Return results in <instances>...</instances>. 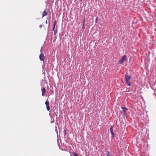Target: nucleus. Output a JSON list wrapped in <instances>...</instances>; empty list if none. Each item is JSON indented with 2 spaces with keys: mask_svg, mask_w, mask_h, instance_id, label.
I'll list each match as a JSON object with an SVG mask.
<instances>
[{
  "mask_svg": "<svg viewBox=\"0 0 156 156\" xmlns=\"http://www.w3.org/2000/svg\"><path fill=\"white\" fill-rule=\"evenodd\" d=\"M125 79L126 83L129 86H130L131 85V83L129 80L131 77V76H128V73H126L125 74Z\"/></svg>",
  "mask_w": 156,
  "mask_h": 156,
  "instance_id": "f257e3e1",
  "label": "nucleus"
},
{
  "mask_svg": "<svg viewBox=\"0 0 156 156\" xmlns=\"http://www.w3.org/2000/svg\"><path fill=\"white\" fill-rule=\"evenodd\" d=\"M121 108L122 109V110L120 112L121 113L123 114V116H126V113L128 110L127 108L123 107H122Z\"/></svg>",
  "mask_w": 156,
  "mask_h": 156,
  "instance_id": "f03ea898",
  "label": "nucleus"
},
{
  "mask_svg": "<svg viewBox=\"0 0 156 156\" xmlns=\"http://www.w3.org/2000/svg\"><path fill=\"white\" fill-rule=\"evenodd\" d=\"M126 56L124 55L122 56L120 58V59L119 61V64H122L124 61L126 60Z\"/></svg>",
  "mask_w": 156,
  "mask_h": 156,
  "instance_id": "7ed1b4c3",
  "label": "nucleus"
},
{
  "mask_svg": "<svg viewBox=\"0 0 156 156\" xmlns=\"http://www.w3.org/2000/svg\"><path fill=\"white\" fill-rule=\"evenodd\" d=\"M39 58L41 61H44L45 59V56L43 54L41 53L39 55Z\"/></svg>",
  "mask_w": 156,
  "mask_h": 156,
  "instance_id": "20e7f679",
  "label": "nucleus"
},
{
  "mask_svg": "<svg viewBox=\"0 0 156 156\" xmlns=\"http://www.w3.org/2000/svg\"><path fill=\"white\" fill-rule=\"evenodd\" d=\"M46 11L47 9H45L44 11L42 13V18L43 17H44L46 16L47 15L48 13Z\"/></svg>",
  "mask_w": 156,
  "mask_h": 156,
  "instance_id": "39448f33",
  "label": "nucleus"
},
{
  "mask_svg": "<svg viewBox=\"0 0 156 156\" xmlns=\"http://www.w3.org/2000/svg\"><path fill=\"white\" fill-rule=\"evenodd\" d=\"M110 130L112 136H114V134L113 132V128L112 126H111V127H110Z\"/></svg>",
  "mask_w": 156,
  "mask_h": 156,
  "instance_id": "423d86ee",
  "label": "nucleus"
},
{
  "mask_svg": "<svg viewBox=\"0 0 156 156\" xmlns=\"http://www.w3.org/2000/svg\"><path fill=\"white\" fill-rule=\"evenodd\" d=\"M41 91L42 92V95L43 96H44V94L46 92V89L45 88L43 87L41 89Z\"/></svg>",
  "mask_w": 156,
  "mask_h": 156,
  "instance_id": "0eeeda50",
  "label": "nucleus"
},
{
  "mask_svg": "<svg viewBox=\"0 0 156 156\" xmlns=\"http://www.w3.org/2000/svg\"><path fill=\"white\" fill-rule=\"evenodd\" d=\"M45 104L46 105V106H48V105H49V103L48 101H46L45 102Z\"/></svg>",
  "mask_w": 156,
  "mask_h": 156,
  "instance_id": "6e6552de",
  "label": "nucleus"
},
{
  "mask_svg": "<svg viewBox=\"0 0 156 156\" xmlns=\"http://www.w3.org/2000/svg\"><path fill=\"white\" fill-rule=\"evenodd\" d=\"M47 109L48 111H49L50 110V108L49 105L46 106Z\"/></svg>",
  "mask_w": 156,
  "mask_h": 156,
  "instance_id": "1a4fd4ad",
  "label": "nucleus"
},
{
  "mask_svg": "<svg viewBox=\"0 0 156 156\" xmlns=\"http://www.w3.org/2000/svg\"><path fill=\"white\" fill-rule=\"evenodd\" d=\"M73 154L74 156H78L77 154L75 153L74 152H73Z\"/></svg>",
  "mask_w": 156,
  "mask_h": 156,
  "instance_id": "9d476101",
  "label": "nucleus"
},
{
  "mask_svg": "<svg viewBox=\"0 0 156 156\" xmlns=\"http://www.w3.org/2000/svg\"><path fill=\"white\" fill-rule=\"evenodd\" d=\"M56 24V20H55L54 22V27H55V25Z\"/></svg>",
  "mask_w": 156,
  "mask_h": 156,
  "instance_id": "9b49d317",
  "label": "nucleus"
},
{
  "mask_svg": "<svg viewBox=\"0 0 156 156\" xmlns=\"http://www.w3.org/2000/svg\"><path fill=\"white\" fill-rule=\"evenodd\" d=\"M82 28L83 29H84L85 28V26H84V24H83V26L82 27Z\"/></svg>",
  "mask_w": 156,
  "mask_h": 156,
  "instance_id": "f8f14e48",
  "label": "nucleus"
},
{
  "mask_svg": "<svg viewBox=\"0 0 156 156\" xmlns=\"http://www.w3.org/2000/svg\"><path fill=\"white\" fill-rule=\"evenodd\" d=\"M63 132L64 133V136H65L66 135V131H65V130H64L63 131Z\"/></svg>",
  "mask_w": 156,
  "mask_h": 156,
  "instance_id": "ddd939ff",
  "label": "nucleus"
},
{
  "mask_svg": "<svg viewBox=\"0 0 156 156\" xmlns=\"http://www.w3.org/2000/svg\"><path fill=\"white\" fill-rule=\"evenodd\" d=\"M57 30H55L54 31V34H55L56 33H57Z\"/></svg>",
  "mask_w": 156,
  "mask_h": 156,
  "instance_id": "4468645a",
  "label": "nucleus"
},
{
  "mask_svg": "<svg viewBox=\"0 0 156 156\" xmlns=\"http://www.w3.org/2000/svg\"><path fill=\"white\" fill-rule=\"evenodd\" d=\"M109 152L108 151V153L107 154V156H110V155H109Z\"/></svg>",
  "mask_w": 156,
  "mask_h": 156,
  "instance_id": "2eb2a0df",
  "label": "nucleus"
},
{
  "mask_svg": "<svg viewBox=\"0 0 156 156\" xmlns=\"http://www.w3.org/2000/svg\"><path fill=\"white\" fill-rule=\"evenodd\" d=\"M55 27H54V26H53V31H55Z\"/></svg>",
  "mask_w": 156,
  "mask_h": 156,
  "instance_id": "dca6fc26",
  "label": "nucleus"
},
{
  "mask_svg": "<svg viewBox=\"0 0 156 156\" xmlns=\"http://www.w3.org/2000/svg\"><path fill=\"white\" fill-rule=\"evenodd\" d=\"M85 22V19H84L83 20V23L84 24Z\"/></svg>",
  "mask_w": 156,
  "mask_h": 156,
  "instance_id": "f3484780",
  "label": "nucleus"
},
{
  "mask_svg": "<svg viewBox=\"0 0 156 156\" xmlns=\"http://www.w3.org/2000/svg\"><path fill=\"white\" fill-rule=\"evenodd\" d=\"M98 20V18H96V22H97V20Z\"/></svg>",
  "mask_w": 156,
  "mask_h": 156,
  "instance_id": "a211bd4d",
  "label": "nucleus"
},
{
  "mask_svg": "<svg viewBox=\"0 0 156 156\" xmlns=\"http://www.w3.org/2000/svg\"><path fill=\"white\" fill-rule=\"evenodd\" d=\"M42 27V26L41 25L40 26H39V27L41 28Z\"/></svg>",
  "mask_w": 156,
  "mask_h": 156,
  "instance_id": "6ab92c4d",
  "label": "nucleus"
},
{
  "mask_svg": "<svg viewBox=\"0 0 156 156\" xmlns=\"http://www.w3.org/2000/svg\"><path fill=\"white\" fill-rule=\"evenodd\" d=\"M48 23V22H47V20H46V21H45V23Z\"/></svg>",
  "mask_w": 156,
  "mask_h": 156,
  "instance_id": "aec40b11",
  "label": "nucleus"
},
{
  "mask_svg": "<svg viewBox=\"0 0 156 156\" xmlns=\"http://www.w3.org/2000/svg\"><path fill=\"white\" fill-rule=\"evenodd\" d=\"M138 139V138H137L136 139V140H137V139Z\"/></svg>",
  "mask_w": 156,
  "mask_h": 156,
  "instance_id": "412c9836",
  "label": "nucleus"
},
{
  "mask_svg": "<svg viewBox=\"0 0 156 156\" xmlns=\"http://www.w3.org/2000/svg\"><path fill=\"white\" fill-rule=\"evenodd\" d=\"M82 0H81V1H82Z\"/></svg>",
  "mask_w": 156,
  "mask_h": 156,
  "instance_id": "4be33fe9",
  "label": "nucleus"
}]
</instances>
